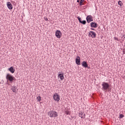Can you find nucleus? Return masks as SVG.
<instances>
[{"label": "nucleus", "mask_w": 125, "mask_h": 125, "mask_svg": "<svg viewBox=\"0 0 125 125\" xmlns=\"http://www.w3.org/2000/svg\"><path fill=\"white\" fill-rule=\"evenodd\" d=\"M58 79H60L61 81H63L64 80V73L62 72L60 73V72L59 73L58 76Z\"/></svg>", "instance_id": "6e6552de"}, {"label": "nucleus", "mask_w": 125, "mask_h": 125, "mask_svg": "<svg viewBox=\"0 0 125 125\" xmlns=\"http://www.w3.org/2000/svg\"><path fill=\"white\" fill-rule=\"evenodd\" d=\"M53 99L56 102L60 101V95L57 93H55L53 96Z\"/></svg>", "instance_id": "7ed1b4c3"}, {"label": "nucleus", "mask_w": 125, "mask_h": 125, "mask_svg": "<svg viewBox=\"0 0 125 125\" xmlns=\"http://www.w3.org/2000/svg\"><path fill=\"white\" fill-rule=\"evenodd\" d=\"M45 21H48V19H47V18H46L45 19Z\"/></svg>", "instance_id": "b1692460"}, {"label": "nucleus", "mask_w": 125, "mask_h": 125, "mask_svg": "<svg viewBox=\"0 0 125 125\" xmlns=\"http://www.w3.org/2000/svg\"><path fill=\"white\" fill-rule=\"evenodd\" d=\"M55 36L58 39H61V37H62V33L60 30H56Z\"/></svg>", "instance_id": "39448f33"}, {"label": "nucleus", "mask_w": 125, "mask_h": 125, "mask_svg": "<svg viewBox=\"0 0 125 125\" xmlns=\"http://www.w3.org/2000/svg\"><path fill=\"white\" fill-rule=\"evenodd\" d=\"M87 23H90V22H92L93 21V18L91 15L87 16L86 18Z\"/></svg>", "instance_id": "423d86ee"}, {"label": "nucleus", "mask_w": 125, "mask_h": 125, "mask_svg": "<svg viewBox=\"0 0 125 125\" xmlns=\"http://www.w3.org/2000/svg\"><path fill=\"white\" fill-rule=\"evenodd\" d=\"M38 102H41L42 101V97L40 96L37 97Z\"/></svg>", "instance_id": "dca6fc26"}, {"label": "nucleus", "mask_w": 125, "mask_h": 125, "mask_svg": "<svg viewBox=\"0 0 125 125\" xmlns=\"http://www.w3.org/2000/svg\"><path fill=\"white\" fill-rule=\"evenodd\" d=\"M80 23H81L82 22V19H81V18H80V17H77Z\"/></svg>", "instance_id": "4be33fe9"}, {"label": "nucleus", "mask_w": 125, "mask_h": 125, "mask_svg": "<svg viewBox=\"0 0 125 125\" xmlns=\"http://www.w3.org/2000/svg\"><path fill=\"white\" fill-rule=\"evenodd\" d=\"M84 2V0H81L80 2V5L82 6V5H83V2Z\"/></svg>", "instance_id": "f3484780"}, {"label": "nucleus", "mask_w": 125, "mask_h": 125, "mask_svg": "<svg viewBox=\"0 0 125 125\" xmlns=\"http://www.w3.org/2000/svg\"><path fill=\"white\" fill-rule=\"evenodd\" d=\"M48 116H49L50 118H57L58 113L55 110H51L48 112Z\"/></svg>", "instance_id": "f257e3e1"}, {"label": "nucleus", "mask_w": 125, "mask_h": 125, "mask_svg": "<svg viewBox=\"0 0 125 125\" xmlns=\"http://www.w3.org/2000/svg\"><path fill=\"white\" fill-rule=\"evenodd\" d=\"M89 37L92 38V39L96 38V33L93 31H89Z\"/></svg>", "instance_id": "0eeeda50"}, {"label": "nucleus", "mask_w": 125, "mask_h": 125, "mask_svg": "<svg viewBox=\"0 0 125 125\" xmlns=\"http://www.w3.org/2000/svg\"><path fill=\"white\" fill-rule=\"evenodd\" d=\"M82 65L83 67H84V68H87L88 67V65H87V63L85 61H83L82 62Z\"/></svg>", "instance_id": "2eb2a0df"}, {"label": "nucleus", "mask_w": 125, "mask_h": 125, "mask_svg": "<svg viewBox=\"0 0 125 125\" xmlns=\"http://www.w3.org/2000/svg\"><path fill=\"white\" fill-rule=\"evenodd\" d=\"M6 79L7 81L10 82L11 83H13V81H15L16 80L15 78L13 76H12V75L9 73L7 74L6 76Z\"/></svg>", "instance_id": "f03ea898"}, {"label": "nucleus", "mask_w": 125, "mask_h": 125, "mask_svg": "<svg viewBox=\"0 0 125 125\" xmlns=\"http://www.w3.org/2000/svg\"><path fill=\"white\" fill-rule=\"evenodd\" d=\"M65 114H66V115H70L71 112H70V111L69 110H66L65 111Z\"/></svg>", "instance_id": "a211bd4d"}, {"label": "nucleus", "mask_w": 125, "mask_h": 125, "mask_svg": "<svg viewBox=\"0 0 125 125\" xmlns=\"http://www.w3.org/2000/svg\"><path fill=\"white\" fill-rule=\"evenodd\" d=\"M11 90H12L13 92L14 93H17V91H18V89H17V87L16 86H13L11 87Z\"/></svg>", "instance_id": "9b49d317"}, {"label": "nucleus", "mask_w": 125, "mask_h": 125, "mask_svg": "<svg viewBox=\"0 0 125 125\" xmlns=\"http://www.w3.org/2000/svg\"><path fill=\"white\" fill-rule=\"evenodd\" d=\"M8 71L11 73V74H14L15 72V69L13 68V66H11L10 68H8Z\"/></svg>", "instance_id": "4468645a"}, {"label": "nucleus", "mask_w": 125, "mask_h": 125, "mask_svg": "<svg viewBox=\"0 0 125 125\" xmlns=\"http://www.w3.org/2000/svg\"><path fill=\"white\" fill-rule=\"evenodd\" d=\"M76 63L77 65H81V58L79 56L76 57Z\"/></svg>", "instance_id": "1a4fd4ad"}, {"label": "nucleus", "mask_w": 125, "mask_h": 125, "mask_svg": "<svg viewBox=\"0 0 125 125\" xmlns=\"http://www.w3.org/2000/svg\"><path fill=\"white\" fill-rule=\"evenodd\" d=\"M81 24H83V25H85V24H86V21H81Z\"/></svg>", "instance_id": "6ab92c4d"}, {"label": "nucleus", "mask_w": 125, "mask_h": 125, "mask_svg": "<svg viewBox=\"0 0 125 125\" xmlns=\"http://www.w3.org/2000/svg\"><path fill=\"white\" fill-rule=\"evenodd\" d=\"M102 86L103 90H107L109 88L110 85L106 82H103L102 84Z\"/></svg>", "instance_id": "20e7f679"}, {"label": "nucleus", "mask_w": 125, "mask_h": 125, "mask_svg": "<svg viewBox=\"0 0 125 125\" xmlns=\"http://www.w3.org/2000/svg\"><path fill=\"white\" fill-rule=\"evenodd\" d=\"M79 116L81 119H84L85 118V114H83V112H79Z\"/></svg>", "instance_id": "ddd939ff"}, {"label": "nucleus", "mask_w": 125, "mask_h": 125, "mask_svg": "<svg viewBox=\"0 0 125 125\" xmlns=\"http://www.w3.org/2000/svg\"><path fill=\"white\" fill-rule=\"evenodd\" d=\"M90 25L91 28H97V27H98V24H97L95 22H91Z\"/></svg>", "instance_id": "f8f14e48"}, {"label": "nucleus", "mask_w": 125, "mask_h": 125, "mask_svg": "<svg viewBox=\"0 0 125 125\" xmlns=\"http://www.w3.org/2000/svg\"><path fill=\"white\" fill-rule=\"evenodd\" d=\"M124 117H125L124 114H120L119 115V119H123V118H124Z\"/></svg>", "instance_id": "aec40b11"}, {"label": "nucleus", "mask_w": 125, "mask_h": 125, "mask_svg": "<svg viewBox=\"0 0 125 125\" xmlns=\"http://www.w3.org/2000/svg\"><path fill=\"white\" fill-rule=\"evenodd\" d=\"M114 39L115 41H117L118 42H119V39H118V38L114 37Z\"/></svg>", "instance_id": "5701e85b"}, {"label": "nucleus", "mask_w": 125, "mask_h": 125, "mask_svg": "<svg viewBox=\"0 0 125 125\" xmlns=\"http://www.w3.org/2000/svg\"><path fill=\"white\" fill-rule=\"evenodd\" d=\"M122 4H123V3L122 2V1L119 0V1H118V5H120V6H122Z\"/></svg>", "instance_id": "412c9836"}, {"label": "nucleus", "mask_w": 125, "mask_h": 125, "mask_svg": "<svg viewBox=\"0 0 125 125\" xmlns=\"http://www.w3.org/2000/svg\"><path fill=\"white\" fill-rule=\"evenodd\" d=\"M77 2H80V0H77Z\"/></svg>", "instance_id": "a878e982"}, {"label": "nucleus", "mask_w": 125, "mask_h": 125, "mask_svg": "<svg viewBox=\"0 0 125 125\" xmlns=\"http://www.w3.org/2000/svg\"><path fill=\"white\" fill-rule=\"evenodd\" d=\"M91 30H92V31H94V28H91Z\"/></svg>", "instance_id": "393cba45"}, {"label": "nucleus", "mask_w": 125, "mask_h": 125, "mask_svg": "<svg viewBox=\"0 0 125 125\" xmlns=\"http://www.w3.org/2000/svg\"><path fill=\"white\" fill-rule=\"evenodd\" d=\"M7 6L8 8V9H10V10H11L13 8V6L12 5V4L9 1L7 2Z\"/></svg>", "instance_id": "9d476101"}]
</instances>
